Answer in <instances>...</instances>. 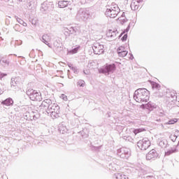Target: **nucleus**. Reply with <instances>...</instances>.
<instances>
[{
  "instance_id": "nucleus-6",
  "label": "nucleus",
  "mask_w": 179,
  "mask_h": 179,
  "mask_svg": "<svg viewBox=\"0 0 179 179\" xmlns=\"http://www.w3.org/2000/svg\"><path fill=\"white\" fill-rule=\"evenodd\" d=\"M27 94L32 101H39L41 99L40 94L33 89L28 90L27 91Z\"/></svg>"
},
{
  "instance_id": "nucleus-30",
  "label": "nucleus",
  "mask_w": 179,
  "mask_h": 179,
  "mask_svg": "<svg viewBox=\"0 0 179 179\" xmlns=\"http://www.w3.org/2000/svg\"><path fill=\"white\" fill-rule=\"evenodd\" d=\"M17 22H18V23H20V24H22V26H24V27H26V26H27V24L26 22H24V21H23V20L17 17Z\"/></svg>"
},
{
  "instance_id": "nucleus-45",
  "label": "nucleus",
  "mask_w": 179,
  "mask_h": 179,
  "mask_svg": "<svg viewBox=\"0 0 179 179\" xmlns=\"http://www.w3.org/2000/svg\"><path fill=\"white\" fill-rule=\"evenodd\" d=\"M87 1L89 0H80L81 3L85 4L87 3Z\"/></svg>"
},
{
  "instance_id": "nucleus-29",
  "label": "nucleus",
  "mask_w": 179,
  "mask_h": 179,
  "mask_svg": "<svg viewBox=\"0 0 179 179\" xmlns=\"http://www.w3.org/2000/svg\"><path fill=\"white\" fill-rule=\"evenodd\" d=\"M146 131L145 129L141 128V129H134V130L133 131V132H134V134L135 135H137V134H140V132H143V131Z\"/></svg>"
},
{
  "instance_id": "nucleus-15",
  "label": "nucleus",
  "mask_w": 179,
  "mask_h": 179,
  "mask_svg": "<svg viewBox=\"0 0 179 179\" xmlns=\"http://www.w3.org/2000/svg\"><path fill=\"white\" fill-rule=\"evenodd\" d=\"M27 6L29 9H33L37 6V3L35 0H28Z\"/></svg>"
},
{
  "instance_id": "nucleus-5",
  "label": "nucleus",
  "mask_w": 179,
  "mask_h": 179,
  "mask_svg": "<svg viewBox=\"0 0 179 179\" xmlns=\"http://www.w3.org/2000/svg\"><path fill=\"white\" fill-rule=\"evenodd\" d=\"M89 17H90V13L84 8H80L76 15L78 20H87Z\"/></svg>"
},
{
  "instance_id": "nucleus-4",
  "label": "nucleus",
  "mask_w": 179,
  "mask_h": 179,
  "mask_svg": "<svg viewBox=\"0 0 179 179\" xmlns=\"http://www.w3.org/2000/svg\"><path fill=\"white\" fill-rule=\"evenodd\" d=\"M48 114H50V117L54 118L59 117V106L57 103H53L51 107L49 108L48 111H47Z\"/></svg>"
},
{
  "instance_id": "nucleus-17",
  "label": "nucleus",
  "mask_w": 179,
  "mask_h": 179,
  "mask_svg": "<svg viewBox=\"0 0 179 179\" xmlns=\"http://www.w3.org/2000/svg\"><path fill=\"white\" fill-rule=\"evenodd\" d=\"M141 107H143V108H146L147 110H152V108H155V103L152 102H148L146 104L143 103Z\"/></svg>"
},
{
  "instance_id": "nucleus-48",
  "label": "nucleus",
  "mask_w": 179,
  "mask_h": 179,
  "mask_svg": "<svg viewBox=\"0 0 179 179\" xmlns=\"http://www.w3.org/2000/svg\"><path fill=\"white\" fill-rule=\"evenodd\" d=\"M68 66L70 67L71 69L73 68V66L71 64H69Z\"/></svg>"
},
{
  "instance_id": "nucleus-2",
  "label": "nucleus",
  "mask_w": 179,
  "mask_h": 179,
  "mask_svg": "<svg viewBox=\"0 0 179 179\" xmlns=\"http://www.w3.org/2000/svg\"><path fill=\"white\" fill-rule=\"evenodd\" d=\"M120 7L115 3H112L106 6V10L105 12V15L107 17H110L111 19H115L118 16V13H120Z\"/></svg>"
},
{
  "instance_id": "nucleus-20",
  "label": "nucleus",
  "mask_w": 179,
  "mask_h": 179,
  "mask_svg": "<svg viewBox=\"0 0 179 179\" xmlns=\"http://www.w3.org/2000/svg\"><path fill=\"white\" fill-rule=\"evenodd\" d=\"M19 85V79L17 78H11L10 86L11 87H16Z\"/></svg>"
},
{
  "instance_id": "nucleus-39",
  "label": "nucleus",
  "mask_w": 179,
  "mask_h": 179,
  "mask_svg": "<svg viewBox=\"0 0 179 179\" xmlns=\"http://www.w3.org/2000/svg\"><path fill=\"white\" fill-rule=\"evenodd\" d=\"M60 97L62 99V100H64V101H66L68 100V96H66V95L64 94H62Z\"/></svg>"
},
{
  "instance_id": "nucleus-24",
  "label": "nucleus",
  "mask_w": 179,
  "mask_h": 179,
  "mask_svg": "<svg viewBox=\"0 0 179 179\" xmlns=\"http://www.w3.org/2000/svg\"><path fill=\"white\" fill-rule=\"evenodd\" d=\"M23 117L24 120H27V121H33V119L31 118V115H30V113H29V112H26L24 114Z\"/></svg>"
},
{
  "instance_id": "nucleus-14",
  "label": "nucleus",
  "mask_w": 179,
  "mask_h": 179,
  "mask_svg": "<svg viewBox=\"0 0 179 179\" xmlns=\"http://www.w3.org/2000/svg\"><path fill=\"white\" fill-rule=\"evenodd\" d=\"M59 131L60 134H66L68 132V128H66V126L64 123H62L59 125Z\"/></svg>"
},
{
  "instance_id": "nucleus-37",
  "label": "nucleus",
  "mask_w": 179,
  "mask_h": 179,
  "mask_svg": "<svg viewBox=\"0 0 179 179\" xmlns=\"http://www.w3.org/2000/svg\"><path fill=\"white\" fill-rule=\"evenodd\" d=\"M170 139L172 141V142H176V141H177V136L171 135Z\"/></svg>"
},
{
  "instance_id": "nucleus-18",
  "label": "nucleus",
  "mask_w": 179,
  "mask_h": 179,
  "mask_svg": "<svg viewBox=\"0 0 179 179\" xmlns=\"http://www.w3.org/2000/svg\"><path fill=\"white\" fill-rule=\"evenodd\" d=\"M113 178L116 179H128V177L123 173H115L113 176Z\"/></svg>"
},
{
  "instance_id": "nucleus-52",
  "label": "nucleus",
  "mask_w": 179,
  "mask_h": 179,
  "mask_svg": "<svg viewBox=\"0 0 179 179\" xmlns=\"http://www.w3.org/2000/svg\"><path fill=\"white\" fill-rule=\"evenodd\" d=\"M129 29H126V31L127 32Z\"/></svg>"
},
{
  "instance_id": "nucleus-40",
  "label": "nucleus",
  "mask_w": 179,
  "mask_h": 179,
  "mask_svg": "<svg viewBox=\"0 0 179 179\" xmlns=\"http://www.w3.org/2000/svg\"><path fill=\"white\" fill-rule=\"evenodd\" d=\"M127 38H128V35L127 34H124L123 36V37L122 38V41H125L127 40Z\"/></svg>"
},
{
  "instance_id": "nucleus-55",
  "label": "nucleus",
  "mask_w": 179,
  "mask_h": 179,
  "mask_svg": "<svg viewBox=\"0 0 179 179\" xmlns=\"http://www.w3.org/2000/svg\"><path fill=\"white\" fill-rule=\"evenodd\" d=\"M0 58H1V55H0Z\"/></svg>"
},
{
  "instance_id": "nucleus-31",
  "label": "nucleus",
  "mask_w": 179,
  "mask_h": 179,
  "mask_svg": "<svg viewBox=\"0 0 179 179\" xmlns=\"http://www.w3.org/2000/svg\"><path fill=\"white\" fill-rule=\"evenodd\" d=\"M151 85L152 87V89H159L160 88V85H159L157 83L152 82Z\"/></svg>"
},
{
  "instance_id": "nucleus-3",
  "label": "nucleus",
  "mask_w": 179,
  "mask_h": 179,
  "mask_svg": "<svg viewBox=\"0 0 179 179\" xmlns=\"http://www.w3.org/2000/svg\"><path fill=\"white\" fill-rule=\"evenodd\" d=\"M117 69V67L114 64H106L104 66V68L101 69L99 70L100 73H104L106 76H108V75H111L115 72V70Z\"/></svg>"
},
{
  "instance_id": "nucleus-38",
  "label": "nucleus",
  "mask_w": 179,
  "mask_h": 179,
  "mask_svg": "<svg viewBox=\"0 0 179 179\" xmlns=\"http://www.w3.org/2000/svg\"><path fill=\"white\" fill-rule=\"evenodd\" d=\"M23 41H22L21 40H18V41H15V45H22Z\"/></svg>"
},
{
  "instance_id": "nucleus-46",
  "label": "nucleus",
  "mask_w": 179,
  "mask_h": 179,
  "mask_svg": "<svg viewBox=\"0 0 179 179\" xmlns=\"http://www.w3.org/2000/svg\"><path fill=\"white\" fill-rule=\"evenodd\" d=\"M137 2L139 5H141V2H143V0H134Z\"/></svg>"
},
{
  "instance_id": "nucleus-7",
  "label": "nucleus",
  "mask_w": 179,
  "mask_h": 179,
  "mask_svg": "<svg viewBox=\"0 0 179 179\" xmlns=\"http://www.w3.org/2000/svg\"><path fill=\"white\" fill-rule=\"evenodd\" d=\"M54 9V2L51 0H46L41 6V12H47V10H52Z\"/></svg>"
},
{
  "instance_id": "nucleus-25",
  "label": "nucleus",
  "mask_w": 179,
  "mask_h": 179,
  "mask_svg": "<svg viewBox=\"0 0 179 179\" xmlns=\"http://www.w3.org/2000/svg\"><path fill=\"white\" fill-rule=\"evenodd\" d=\"M178 121V119L173 118L169 120L167 122L164 123V125H173V124H176Z\"/></svg>"
},
{
  "instance_id": "nucleus-8",
  "label": "nucleus",
  "mask_w": 179,
  "mask_h": 179,
  "mask_svg": "<svg viewBox=\"0 0 179 179\" xmlns=\"http://www.w3.org/2000/svg\"><path fill=\"white\" fill-rule=\"evenodd\" d=\"M117 155L122 159H128L131 156V150L125 147L121 148L117 150Z\"/></svg>"
},
{
  "instance_id": "nucleus-32",
  "label": "nucleus",
  "mask_w": 179,
  "mask_h": 179,
  "mask_svg": "<svg viewBox=\"0 0 179 179\" xmlns=\"http://www.w3.org/2000/svg\"><path fill=\"white\" fill-rule=\"evenodd\" d=\"M77 85H78V86H80V87H85V80H79L77 83Z\"/></svg>"
},
{
  "instance_id": "nucleus-19",
  "label": "nucleus",
  "mask_w": 179,
  "mask_h": 179,
  "mask_svg": "<svg viewBox=\"0 0 179 179\" xmlns=\"http://www.w3.org/2000/svg\"><path fill=\"white\" fill-rule=\"evenodd\" d=\"M1 104H3L4 106H12L13 104V99L11 98H8L1 102Z\"/></svg>"
},
{
  "instance_id": "nucleus-53",
  "label": "nucleus",
  "mask_w": 179,
  "mask_h": 179,
  "mask_svg": "<svg viewBox=\"0 0 179 179\" xmlns=\"http://www.w3.org/2000/svg\"><path fill=\"white\" fill-rule=\"evenodd\" d=\"M2 93V91L0 90V94Z\"/></svg>"
},
{
  "instance_id": "nucleus-42",
  "label": "nucleus",
  "mask_w": 179,
  "mask_h": 179,
  "mask_svg": "<svg viewBox=\"0 0 179 179\" xmlns=\"http://www.w3.org/2000/svg\"><path fill=\"white\" fill-rule=\"evenodd\" d=\"M4 76H6V74L0 72V79H2Z\"/></svg>"
},
{
  "instance_id": "nucleus-47",
  "label": "nucleus",
  "mask_w": 179,
  "mask_h": 179,
  "mask_svg": "<svg viewBox=\"0 0 179 179\" xmlns=\"http://www.w3.org/2000/svg\"><path fill=\"white\" fill-rule=\"evenodd\" d=\"M31 119H32V120H37V117H36V115H34L33 116H31Z\"/></svg>"
},
{
  "instance_id": "nucleus-28",
  "label": "nucleus",
  "mask_w": 179,
  "mask_h": 179,
  "mask_svg": "<svg viewBox=\"0 0 179 179\" xmlns=\"http://www.w3.org/2000/svg\"><path fill=\"white\" fill-rule=\"evenodd\" d=\"M79 48H80V46H77L76 48H75L74 49L69 51V54H76L78 52V51H79Z\"/></svg>"
},
{
  "instance_id": "nucleus-41",
  "label": "nucleus",
  "mask_w": 179,
  "mask_h": 179,
  "mask_svg": "<svg viewBox=\"0 0 179 179\" xmlns=\"http://www.w3.org/2000/svg\"><path fill=\"white\" fill-rule=\"evenodd\" d=\"M145 178H147V179H155V176H153V175L148 176L145 177Z\"/></svg>"
},
{
  "instance_id": "nucleus-35",
  "label": "nucleus",
  "mask_w": 179,
  "mask_h": 179,
  "mask_svg": "<svg viewBox=\"0 0 179 179\" xmlns=\"http://www.w3.org/2000/svg\"><path fill=\"white\" fill-rule=\"evenodd\" d=\"M71 34H75L76 33V28L75 27H71L69 29H66Z\"/></svg>"
},
{
  "instance_id": "nucleus-10",
  "label": "nucleus",
  "mask_w": 179,
  "mask_h": 179,
  "mask_svg": "<svg viewBox=\"0 0 179 179\" xmlns=\"http://www.w3.org/2000/svg\"><path fill=\"white\" fill-rule=\"evenodd\" d=\"M92 50L94 51V54L101 55V54L104 52V45L99 43H95L92 46Z\"/></svg>"
},
{
  "instance_id": "nucleus-49",
  "label": "nucleus",
  "mask_w": 179,
  "mask_h": 179,
  "mask_svg": "<svg viewBox=\"0 0 179 179\" xmlns=\"http://www.w3.org/2000/svg\"><path fill=\"white\" fill-rule=\"evenodd\" d=\"M123 16H125V13H122V14L120 17H122Z\"/></svg>"
},
{
  "instance_id": "nucleus-1",
  "label": "nucleus",
  "mask_w": 179,
  "mask_h": 179,
  "mask_svg": "<svg viewBox=\"0 0 179 179\" xmlns=\"http://www.w3.org/2000/svg\"><path fill=\"white\" fill-rule=\"evenodd\" d=\"M149 91L145 88H140L135 91L134 99L137 103H148L149 101Z\"/></svg>"
},
{
  "instance_id": "nucleus-33",
  "label": "nucleus",
  "mask_w": 179,
  "mask_h": 179,
  "mask_svg": "<svg viewBox=\"0 0 179 179\" xmlns=\"http://www.w3.org/2000/svg\"><path fill=\"white\" fill-rule=\"evenodd\" d=\"M125 50V48H124V46H120L117 48V54L118 55H120V54H121L122 52H124Z\"/></svg>"
},
{
  "instance_id": "nucleus-11",
  "label": "nucleus",
  "mask_w": 179,
  "mask_h": 179,
  "mask_svg": "<svg viewBox=\"0 0 179 179\" xmlns=\"http://www.w3.org/2000/svg\"><path fill=\"white\" fill-rule=\"evenodd\" d=\"M159 156L156 150H151L147 155H146V160H156Z\"/></svg>"
},
{
  "instance_id": "nucleus-12",
  "label": "nucleus",
  "mask_w": 179,
  "mask_h": 179,
  "mask_svg": "<svg viewBox=\"0 0 179 179\" xmlns=\"http://www.w3.org/2000/svg\"><path fill=\"white\" fill-rule=\"evenodd\" d=\"M50 41H51V36L49 34H44L42 36V42L44 43L49 48H51L52 46L50 44Z\"/></svg>"
},
{
  "instance_id": "nucleus-51",
  "label": "nucleus",
  "mask_w": 179,
  "mask_h": 179,
  "mask_svg": "<svg viewBox=\"0 0 179 179\" xmlns=\"http://www.w3.org/2000/svg\"><path fill=\"white\" fill-rule=\"evenodd\" d=\"M94 64V62H90V64Z\"/></svg>"
},
{
  "instance_id": "nucleus-54",
  "label": "nucleus",
  "mask_w": 179,
  "mask_h": 179,
  "mask_svg": "<svg viewBox=\"0 0 179 179\" xmlns=\"http://www.w3.org/2000/svg\"><path fill=\"white\" fill-rule=\"evenodd\" d=\"M19 1V2H22V0H18Z\"/></svg>"
},
{
  "instance_id": "nucleus-26",
  "label": "nucleus",
  "mask_w": 179,
  "mask_h": 179,
  "mask_svg": "<svg viewBox=\"0 0 179 179\" xmlns=\"http://www.w3.org/2000/svg\"><path fill=\"white\" fill-rule=\"evenodd\" d=\"M117 20L121 23V24H124V23H127L128 20H127V17L125 16L120 17Z\"/></svg>"
},
{
  "instance_id": "nucleus-34",
  "label": "nucleus",
  "mask_w": 179,
  "mask_h": 179,
  "mask_svg": "<svg viewBox=\"0 0 179 179\" xmlns=\"http://www.w3.org/2000/svg\"><path fill=\"white\" fill-rule=\"evenodd\" d=\"M14 29L15 30V31H22V27L17 24L15 25Z\"/></svg>"
},
{
  "instance_id": "nucleus-44",
  "label": "nucleus",
  "mask_w": 179,
  "mask_h": 179,
  "mask_svg": "<svg viewBox=\"0 0 179 179\" xmlns=\"http://www.w3.org/2000/svg\"><path fill=\"white\" fill-rule=\"evenodd\" d=\"M72 71H73L74 73H76L78 72V69H76V67H71Z\"/></svg>"
},
{
  "instance_id": "nucleus-21",
  "label": "nucleus",
  "mask_w": 179,
  "mask_h": 179,
  "mask_svg": "<svg viewBox=\"0 0 179 179\" xmlns=\"http://www.w3.org/2000/svg\"><path fill=\"white\" fill-rule=\"evenodd\" d=\"M69 3V1H59L58 2V6L59 8H66Z\"/></svg>"
},
{
  "instance_id": "nucleus-22",
  "label": "nucleus",
  "mask_w": 179,
  "mask_h": 179,
  "mask_svg": "<svg viewBox=\"0 0 179 179\" xmlns=\"http://www.w3.org/2000/svg\"><path fill=\"white\" fill-rule=\"evenodd\" d=\"M107 36L110 38H115L117 37V31L109 30L107 33Z\"/></svg>"
},
{
  "instance_id": "nucleus-16",
  "label": "nucleus",
  "mask_w": 179,
  "mask_h": 179,
  "mask_svg": "<svg viewBox=\"0 0 179 179\" xmlns=\"http://www.w3.org/2000/svg\"><path fill=\"white\" fill-rule=\"evenodd\" d=\"M131 8L132 10H138L139 9L140 4L135 0H132L131 3Z\"/></svg>"
},
{
  "instance_id": "nucleus-23",
  "label": "nucleus",
  "mask_w": 179,
  "mask_h": 179,
  "mask_svg": "<svg viewBox=\"0 0 179 179\" xmlns=\"http://www.w3.org/2000/svg\"><path fill=\"white\" fill-rule=\"evenodd\" d=\"M0 64L2 65V66H9V61L5 58H1L0 59Z\"/></svg>"
},
{
  "instance_id": "nucleus-27",
  "label": "nucleus",
  "mask_w": 179,
  "mask_h": 179,
  "mask_svg": "<svg viewBox=\"0 0 179 179\" xmlns=\"http://www.w3.org/2000/svg\"><path fill=\"white\" fill-rule=\"evenodd\" d=\"M159 145L161 148H166V147H167V141H166V140H162V141H159Z\"/></svg>"
},
{
  "instance_id": "nucleus-50",
  "label": "nucleus",
  "mask_w": 179,
  "mask_h": 179,
  "mask_svg": "<svg viewBox=\"0 0 179 179\" xmlns=\"http://www.w3.org/2000/svg\"><path fill=\"white\" fill-rule=\"evenodd\" d=\"M134 59V56H133V55H131V59Z\"/></svg>"
},
{
  "instance_id": "nucleus-9",
  "label": "nucleus",
  "mask_w": 179,
  "mask_h": 179,
  "mask_svg": "<svg viewBox=\"0 0 179 179\" xmlns=\"http://www.w3.org/2000/svg\"><path fill=\"white\" fill-rule=\"evenodd\" d=\"M137 146L141 150H146L150 146V141L148 138H143L137 143Z\"/></svg>"
},
{
  "instance_id": "nucleus-36",
  "label": "nucleus",
  "mask_w": 179,
  "mask_h": 179,
  "mask_svg": "<svg viewBox=\"0 0 179 179\" xmlns=\"http://www.w3.org/2000/svg\"><path fill=\"white\" fill-rule=\"evenodd\" d=\"M127 54H128V51L124 50H123V52L120 53V55H119V57H127Z\"/></svg>"
},
{
  "instance_id": "nucleus-43",
  "label": "nucleus",
  "mask_w": 179,
  "mask_h": 179,
  "mask_svg": "<svg viewBox=\"0 0 179 179\" xmlns=\"http://www.w3.org/2000/svg\"><path fill=\"white\" fill-rule=\"evenodd\" d=\"M64 30H65V31H64V35H65V36H69V30H66V29H65Z\"/></svg>"
},
{
  "instance_id": "nucleus-13",
  "label": "nucleus",
  "mask_w": 179,
  "mask_h": 179,
  "mask_svg": "<svg viewBox=\"0 0 179 179\" xmlns=\"http://www.w3.org/2000/svg\"><path fill=\"white\" fill-rule=\"evenodd\" d=\"M52 101L51 99H45L42 101L41 107H43V108H47V111L50 110V107L52 106Z\"/></svg>"
}]
</instances>
